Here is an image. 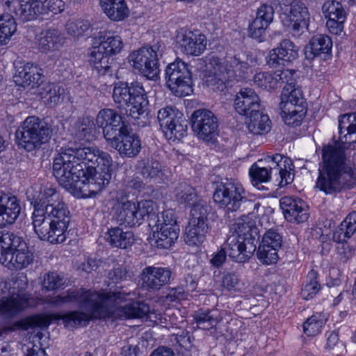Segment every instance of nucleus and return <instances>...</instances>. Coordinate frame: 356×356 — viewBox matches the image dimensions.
<instances>
[{"mask_svg": "<svg viewBox=\"0 0 356 356\" xmlns=\"http://www.w3.org/2000/svg\"><path fill=\"white\" fill-rule=\"evenodd\" d=\"M176 45L180 51L186 55L199 56L204 53L207 46V39L198 30L186 28L179 29L175 36Z\"/></svg>", "mask_w": 356, "mask_h": 356, "instance_id": "obj_16", "label": "nucleus"}, {"mask_svg": "<svg viewBox=\"0 0 356 356\" xmlns=\"http://www.w3.org/2000/svg\"><path fill=\"white\" fill-rule=\"evenodd\" d=\"M99 45L111 56L119 54L124 47L122 38L113 32L100 31L98 34Z\"/></svg>", "mask_w": 356, "mask_h": 356, "instance_id": "obj_33", "label": "nucleus"}, {"mask_svg": "<svg viewBox=\"0 0 356 356\" xmlns=\"http://www.w3.org/2000/svg\"><path fill=\"white\" fill-rule=\"evenodd\" d=\"M89 28L90 23L86 20L81 19L69 21L66 24L67 33L74 38L83 36Z\"/></svg>", "mask_w": 356, "mask_h": 356, "instance_id": "obj_53", "label": "nucleus"}, {"mask_svg": "<svg viewBox=\"0 0 356 356\" xmlns=\"http://www.w3.org/2000/svg\"><path fill=\"white\" fill-rule=\"evenodd\" d=\"M322 11L326 18L346 19V12L341 3L335 0L326 1L322 6Z\"/></svg>", "mask_w": 356, "mask_h": 356, "instance_id": "obj_50", "label": "nucleus"}, {"mask_svg": "<svg viewBox=\"0 0 356 356\" xmlns=\"http://www.w3.org/2000/svg\"><path fill=\"white\" fill-rule=\"evenodd\" d=\"M282 242V236L280 234L275 230L269 229L263 236L261 244L275 248V249H280Z\"/></svg>", "mask_w": 356, "mask_h": 356, "instance_id": "obj_64", "label": "nucleus"}, {"mask_svg": "<svg viewBox=\"0 0 356 356\" xmlns=\"http://www.w3.org/2000/svg\"><path fill=\"white\" fill-rule=\"evenodd\" d=\"M191 127L195 136L206 143L213 141L218 135V120L207 109H197L191 115Z\"/></svg>", "mask_w": 356, "mask_h": 356, "instance_id": "obj_13", "label": "nucleus"}, {"mask_svg": "<svg viewBox=\"0 0 356 356\" xmlns=\"http://www.w3.org/2000/svg\"><path fill=\"white\" fill-rule=\"evenodd\" d=\"M238 235L231 234L225 244V249L231 259L238 263L248 260L256 250L252 243H248Z\"/></svg>", "mask_w": 356, "mask_h": 356, "instance_id": "obj_21", "label": "nucleus"}, {"mask_svg": "<svg viewBox=\"0 0 356 356\" xmlns=\"http://www.w3.org/2000/svg\"><path fill=\"white\" fill-rule=\"evenodd\" d=\"M236 111L241 115L248 116L259 111L261 108V101L258 95L252 88L241 89L234 99Z\"/></svg>", "mask_w": 356, "mask_h": 356, "instance_id": "obj_26", "label": "nucleus"}, {"mask_svg": "<svg viewBox=\"0 0 356 356\" xmlns=\"http://www.w3.org/2000/svg\"><path fill=\"white\" fill-rule=\"evenodd\" d=\"M209 229V225L188 222L184 236L186 243L190 246L201 245L205 241Z\"/></svg>", "mask_w": 356, "mask_h": 356, "instance_id": "obj_36", "label": "nucleus"}, {"mask_svg": "<svg viewBox=\"0 0 356 356\" xmlns=\"http://www.w3.org/2000/svg\"><path fill=\"white\" fill-rule=\"evenodd\" d=\"M331 38L326 35L318 34L309 41L308 48L314 56L328 53L332 48Z\"/></svg>", "mask_w": 356, "mask_h": 356, "instance_id": "obj_42", "label": "nucleus"}, {"mask_svg": "<svg viewBox=\"0 0 356 356\" xmlns=\"http://www.w3.org/2000/svg\"><path fill=\"white\" fill-rule=\"evenodd\" d=\"M152 233L149 237V243L152 245H155L159 248L168 249L170 248L177 240L179 234V227H171L168 229L159 228L152 229Z\"/></svg>", "mask_w": 356, "mask_h": 356, "instance_id": "obj_30", "label": "nucleus"}, {"mask_svg": "<svg viewBox=\"0 0 356 356\" xmlns=\"http://www.w3.org/2000/svg\"><path fill=\"white\" fill-rule=\"evenodd\" d=\"M275 248L260 244L257 252L259 260L264 264L270 265L276 264L278 261V250Z\"/></svg>", "mask_w": 356, "mask_h": 356, "instance_id": "obj_52", "label": "nucleus"}, {"mask_svg": "<svg viewBox=\"0 0 356 356\" xmlns=\"http://www.w3.org/2000/svg\"><path fill=\"white\" fill-rule=\"evenodd\" d=\"M232 79V76L206 74L205 83L213 90L223 91L226 88V83Z\"/></svg>", "mask_w": 356, "mask_h": 356, "instance_id": "obj_58", "label": "nucleus"}, {"mask_svg": "<svg viewBox=\"0 0 356 356\" xmlns=\"http://www.w3.org/2000/svg\"><path fill=\"white\" fill-rule=\"evenodd\" d=\"M222 286L229 291L240 290V280L234 273H225L222 277Z\"/></svg>", "mask_w": 356, "mask_h": 356, "instance_id": "obj_62", "label": "nucleus"}, {"mask_svg": "<svg viewBox=\"0 0 356 356\" xmlns=\"http://www.w3.org/2000/svg\"><path fill=\"white\" fill-rule=\"evenodd\" d=\"M280 19L283 25L294 33H298L304 28H307L310 14L305 4L300 0H294L290 3L281 6Z\"/></svg>", "mask_w": 356, "mask_h": 356, "instance_id": "obj_14", "label": "nucleus"}, {"mask_svg": "<svg viewBox=\"0 0 356 356\" xmlns=\"http://www.w3.org/2000/svg\"><path fill=\"white\" fill-rule=\"evenodd\" d=\"M42 6V14L51 13L52 14L60 13L65 9V3L62 0H40Z\"/></svg>", "mask_w": 356, "mask_h": 356, "instance_id": "obj_63", "label": "nucleus"}, {"mask_svg": "<svg viewBox=\"0 0 356 356\" xmlns=\"http://www.w3.org/2000/svg\"><path fill=\"white\" fill-rule=\"evenodd\" d=\"M187 129V121L182 115L171 124L170 127L164 129L163 133L168 140H175L177 139L179 140L186 136Z\"/></svg>", "mask_w": 356, "mask_h": 356, "instance_id": "obj_44", "label": "nucleus"}, {"mask_svg": "<svg viewBox=\"0 0 356 356\" xmlns=\"http://www.w3.org/2000/svg\"><path fill=\"white\" fill-rule=\"evenodd\" d=\"M16 30V23L11 15H0V44H6Z\"/></svg>", "mask_w": 356, "mask_h": 356, "instance_id": "obj_43", "label": "nucleus"}, {"mask_svg": "<svg viewBox=\"0 0 356 356\" xmlns=\"http://www.w3.org/2000/svg\"><path fill=\"white\" fill-rule=\"evenodd\" d=\"M22 239L13 233L0 231V264L5 262L6 258Z\"/></svg>", "mask_w": 356, "mask_h": 356, "instance_id": "obj_41", "label": "nucleus"}, {"mask_svg": "<svg viewBox=\"0 0 356 356\" xmlns=\"http://www.w3.org/2000/svg\"><path fill=\"white\" fill-rule=\"evenodd\" d=\"M35 43L41 52L47 53L60 47L63 43V37L58 30L50 29L36 34Z\"/></svg>", "mask_w": 356, "mask_h": 356, "instance_id": "obj_29", "label": "nucleus"}, {"mask_svg": "<svg viewBox=\"0 0 356 356\" xmlns=\"http://www.w3.org/2000/svg\"><path fill=\"white\" fill-rule=\"evenodd\" d=\"M298 56V48L289 40H283L280 46L273 49L269 54L268 64L275 67L280 60L292 62Z\"/></svg>", "mask_w": 356, "mask_h": 356, "instance_id": "obj_28", "label": "nucleus"}, {"mask_svg": "<svg viewBox=\"0 0 356 356\" xmlns=\"http://www.w3.org/2000/svg\"><path fill=\"white\" fill-rule=\"evenodd\" d=\"M280 202L284 218L289 222L300 223L308 219L307 206L300 199L285 196Z\"/></svg>", "mask_w": 356, "mask_h": 356, "instance_id": "obj_23", "label": "nucleus"}, {"mask_svg": "<svg viewBox=\"0 0 356 356\" xmlns=\"http://www.w3.org/2000/svg\"><path fill=\"white\" fill-rule=\"evenodd\" d=\"M34 256L26 243L22 239L13 250L1 264L11 270H19L27 268L33 261Z\"/></svg>", "mask_w": 356, "mask_h": 356, "instance_id": "obj_22", "label": "nucleus"}, {"mask_svg": "<svg viewBox=\"0 0 356 356\" xmlns=\"http://www.w3.org/2000/svg\"><path fill=\"white\" fill-rule=\"evenodd\" d=\"M99 3L105 15L112 21H121L129 16L124 0H99Z\"/></svg>", "mask_w": 356, "mask_h": 356, "instance_id": "obj_32", "label": "nucleus"}, {"mask_svg": "<svg viewBox=\"0 0 356 356\" xmlns=\"http://www.w3.org/2000/svg\"><path fill=\"white\" fill-rule=\"evenodd\" d=\"M113 97L119 107L127 106L129 115L133 119H138L147 110L149 102L146 92L138 82L132 83L129 87L126 83L116 84L113 88Z\"/></svg>", "mask_w": 356, "mask_h": 356, "instance_id": "obj_8", "label": "nucleus"}, {"mask_svg": "<svg viewBox=\"0 0 356 356\" xmlns=\"http://www.w3.org/2000/svg\"><path fill=\"white\" fill-rule=\"evenodd\" d=\"M15 135L18 146L32 152L49 140L52 129L38 117L33 115L25 119L16 131Z\"/></svg>", "mask_w": 356, "mask_h": 356, "instance_id": "obj_7", "label": "nucleus"}, {"mask_svg": "<svg viewBox=\"0 0 356 356\" xmlns=\"http://www.w3.org/2000/svg\"><path fill=\"white\" fill-rule=\"evenodd\" d=\"M325 316L316 313L312 316L303 324V330L305 334L309 337L318 334L325 323Z\"/></svg>", "mask_w": 356, "mask_h": 356, "instance_id": "obj_46", "label": "nucleus"}, {"mask_svg": "<svg viewBox=\"0 0 356 356\" xmlns=\"http://www.w3.org/2000/svg\"><path fill=\"white\" fill-rule=\"evenodd\" d=\"M95 125L90 118H83L78 126L76 136L80 140H90L94 137Z\"/></svg>", "mask_w": 356, "mask_h": 356, "instance_id": "obj_55", "label": "nucleus"}, {"mask_svg": "<svg viewBox=\"0 0 356 356\" xmlns=\"http://www.w3.org/2000/svg\"><path fill=\"white\" fill-rule=\"evenodd\" d=\"M112 167L113 165H110L105 169L103 167L97 168L83 172L80 176V179L71 188H79L89 197L95 195L109 184Z\"/></svg>", "mask_w": 356, "mask_h": 356, "instance_id": "obj_15", "label": "nucleus"}, {"mask_svg": "<svg viewBox=\"0 0 356 356\" xmlns=\"http://www.w3.org/2000/svg\"><path fill=\"white\" fill-rule=\"evenodd\" d=\"M8 10L13 13L18 19L28 22L42 15L40 0H4Z\"/></svg>", "mask_w": 356, "mask_h": 356, "instance_id": "obj_19", "label": "nucleus"}, {"mask_svg": "<svg viewBox=\"0 0 356 356\" xmlns=\"http://www.w3.org/2000/svg\"><path fill=\"white\" fill-rule=\"evenodd\" d=\"M148 225L152 229H159L161 227L168 229L179 227L177 224L175 213L171 210H167L161 213H156L155 209L148 214Z\"/></svg>", "mask_w": 356, "mask_h": 356, "instance_id": "obj_35", "label": "nucleus"}, {"mask_svg": "<svg viewBox=\"0 0 356 356\" xmlns=\"http://www.w3.org/2000/svg\"><path fill=\"white\" fill-rule=\"evenodd\" d=\"M280 108L286 124L298 127L307 113V102L300 86H284Z\"/></svg>", "mask_w": 356, "mask_h": 356, "instance_id": "obj_9", "label": "nucleus"}, {"mask_svg": "<svg viewBox=\"0 0 356 356\" xmlns=\"http://www.w3.org/2000/svg\"><path fill=\"white\" fill-rule=\"evenodd\" d=\"M168 88L177 97H185L193 92V79L186 63L181 59L168 64L165 69Z\"/></svg>", "mask_w": 356, "mask_h": 356, "instance_id": "obj_10", "label": "nucleus"}, {"mask_svg": "<svg viewBox=\"0 0 356 356\" xmlns=\"http://www.w3.org/2000/svg\"><path fill=\"white\" fill-rule=\"evenodd\" d=\"M253 80L258 87L266 90L277 88L275 72L273 73L260 72L254 75Z\"/></svg>", "mask_w": 356, "mask_h": 356, "instance_id": "obj_54", "label": "nucleus"}, {"mask_svg": "<svg viewBox=\"0 0 356 356\" xmlns=\"http://www.w3.org/2000/svg\"><path fill=\"white\" fill-rule=\"evenodd\" d=\"M338 141L323 147L316 186L326 194L353 188L356 175L347 163L344 150L356 143V113L342 115L339 119Z\"/></svg>", "mask_w": 356, "mask_h": 356, "instance_id": "obj_2", "label": "nucleus"}, {"mask_svg": "<svg viewBox=\"0 0 356 356\" xmlns=\"http://www.w3.org/2000/svg\"><path fill=\"white\" fill-rule=\"evenodd\" d=\"M21 212L19 200L0 191V227L13 224Z\"/></svg>", "mask_w": 356, "mask_h": 356, "instance_id": "obj_25", "label": "nucleus"}, {"mask_svg": "<svg viewBox=\"0 0 356 356\" xmlns=\"http://www.w3.org/2000/svg\"><path fill=\"white\" fill-rule=\"evenodd\" d=\"M230 69L224 66L220 59L216 56H212L207 65L206 74H216L229 76Z\"/></svg>", "mask_w": 356, "mask_h": 356, "instance_id": "obj_60", "label": "nucleus"}, {"mask_svg": "<svg viewBox=\"0 0 356 356\" xmlns=\"http://www.w3.org/2000/svg\"><path fill=\"white\" fill-rule=\"evenodd\" d=\"M307 279L309 281L306 282L301 291V295L305 300L312 298L318 293L321 289L320 284L316 280L317 273L316 271L311 270L307 275Z\"/></svg>", "mask_w": 356, "mask_h": 356, "instance_id": "obj_51", "label": "nucleus"}, {"mask_svg": "<svg viewBox=\"0 0 356 356\" xmlns=\"http://www.w3.org/2000/svg\"><path fill=\"white\" fill-rule=\"evenodd\" d=\"M107 142L121 156L129 158L135 157L141 149L138 136L131 133L126 124L120 127L119 134H117L115 138L108 140Z\"/></svg>", "mask_w": 356, "mask_h": 356, "instance_id": "obj_18", "label": "nucleus"}, {"mask_svg": "<svg viewBox=\"0 0 356 356\" xmlns=\"http://www.w3.org/2000/svg\"><path fill=\"white\" fill-rule=\"evenodd\" d=\"M211 208L204 200H199L192 207L189 222L209 225L208 215Z\"/></svg>", "mask_w": 356, "mask_h": 356, "instance_id": "obj_45", "label": "nucleus"}, {"mask_svg": "<svg viewBox=\"0 0 356 356\" xmlns=\"http://www.w3.org/2000/svg\"><path fill=\"white\" fill-rule=\"evenodd\" d=\"M168 268L147 266L141 273L142 286L148 291H156L168 284L171 277Z\"/></svg>", "mask_w": 356, "mask_h": 356, "instance_id": "obj_20", "label": "nucleus"}, {"mask_svg": "<svg viewBox=\"0 0 356 356\" xmlns=\"http://www.w3.org/2000/svg\"><path fill=\"white\" fill-rule=\"evenodd\" d=\"M14 81L24 88L38 87L42 82V70L32 63H26L19 67L14 76Z\"/></svg>", "mask_w": 356, "mask_h": 356, "instance_id": "obj_27", "label": "nucleus"}, {"mask_svg": "<svg viewBox=\"0 0 356 356\" xmlns=\"http://www.w3.org/2000/svg\"><path fill=\"white\" fill-rule=\"evenodd\" d=\"M97 124L103 129L106 141L115 138L120 127L124 124L122 118L115 111L109 108L101 110L96 118Z\"/></svg>", "mask_w": 356, "mask_h": 356, "instance_id": "obj_24", "label": "nucleus"}, {"mask_svg": "<svg viewBox=\"0 0 356 356\" xmlns=\"http://www.w3.org/2000/svg\"><path fill=\"white\" fill-rule=\"evenodd\" d=\"M193 318L198 327L203 330H209L216 327L222 319L216 309H199L195 312Z\"/></svg>", "mask_w": 356, "mask_h": 356, "instance_id": "obj_40", "label": "nucleus"}, {"mask_svg": "<svg viewBox=\"0 0 356 356\" xmlns=\"http://www.w3.org/2000/svg\"><path fill=\"white\" fill-rule=\"evenodd\" d=\"M129 293L114 291L106 293L69 290L66 293L51 298L48 302L61 306L73 302H79L87 313L79 311L70 312L60 316L67 327H75L86 323L92 318H143L150 311L145 302H134L124 307L113 309L114 306L124 301Z\"/></svg>", "mask_w": 356, "mask_h": 356, "instance_id": "obj_1", "label": "nucleus"}, {"mask_svg": "<svg viewBox=\"0 0 356 356\" xmlns=\"http://www.w3.org/2000/svg\"><path fill=\"white\" fill-rule=\"evenodd\" d=\"M136 169L143 178L149 180L160 178L163 175L161 164L152 158L138 161Z\"/></svg>", "mask_w": 356, "mask_h": 356, "instance_id": "obj_37", "label": "nucleus"}, {"mask_svg": "<svg viewBox=\"0 0 356 356\" xmlns=\"http://www.w3.org/2000/svg\"><path fill=\"white\" fill-rule=\"evenodd\" d=\"M28 286L26 276L0 279V294L6 298L0 299V312L13 315L29 307L30 295L25 293Z\"/></svg>", "mask_w": 356, "mask_h": 356, "instance_id": "obj_6", "label": "nucleus"}, {"mask_svg": "<svg viewBox=\"0 0 356 356\" xmlns=\"http://www.w3.org/2000/svg\"><path fill=\"white\" fill-rule=\"evenodd\" d=\"M245 191L238 182L226 179L216 188L213 198L217 206L226 213L237 211L245 199Z\"/></svg>", "mask_w": 356, "mask_h": 356, "instance_id": "obj_11", "label": "nucleus"}, {"mask_svg": "<svg viewBox=\"0 0 356 356\" xmlns=\"http://www.w3.org/2000/svg\"><path fill=\"white\" fill-rule=\"evenodd\" d=\"M42 98L45 99L46 103L51 107L55 106L61 103L64 99V89L60 87L48 85L41 92Z\"/></svg>", "mask_w": 356, "mask_h": 356, "instance_id": "obj_47", "label": "nucleus"}, {"mask_svg": "<svg viewBox=\"0 0 356 356\" xmlns=\"http://www.w3.org/2000/svg\"><path fill=\"white\" fill-rule=\"evenodd\" d=\"M113 165L111 155L97 147L68 148L54 159L53 173L58 183L66 189L72 188L87 171Z\"/></svg>", "mask_w": 356, "mask_h": 356, "instance_id": "obj_4", "label": "nucleus"}, {"mask_svg": "<svg viewBox=\"0 0 356 356\" xmlns=\"http://www.w3.org/2000/svg\"><path fill=\"white\" fill-rule=\"evenodd\" d=\"M291 170V159L277 154L254 163L249 170V175L254 186L268 181L271 177H276L277 180L280 179V187H283L293 181V174Z\"/></svg>", "mask_w": 356, "mask_h": 356, "instance_id": "obj_5", "label": "nucleus"}, {"mask_svg": "<svg viewBox=\"0 0 356 356\" xmlns=\"http://www.w3.org/2000/svg\"><path fill=\"white\" fill-rule=\"evenodd\" d=\"M177 199L181 204H188L193 207L197 202L202 200L199 199L195 190L187 184H180L177 188Z\"/></svg>", "mask_w": 356, "mask_h": 356, "instance_id": "obj_48", "label": "nucleus"}, {"mask_svg": "<svg viewBox=\"0 0 356 356\" xmlns=\"http://www.w3.org/2000/svg\"><path fill=\"white\" fill-rule=\"evenodd\" d=\"M230 69L229 76L232 79L235 77H243L250 70V65L248 62L242 60L236 56L231 57L228 61Z\"/></svg>", "mask_w": 356, "mask_h": 356, "instance_id": "obj_56", "label": "nucleus"}, {"mask_svg": "<svg viewBox=\"0 0 356 356\" xmlns=\"http://www.w3.org/2000/svg\"><path fill=\"white\" fill-rule=\"evenodd\" d=\"M183 114L172 107H165L160 109L158 112L157 119L163 131L170 127L177 119Z\"/></svg>", "mask_w": 356, "mask_h": 356, "instance_id": "obj_49", "label": "nucleus"}, {"mask_svg": "<svg viewBox=\"0 0 356 356\" xmlns=\"http://www.w3.org/2000/svg\"><path fill=\"white\" fill-rule=\"evenodd\" d=\"M32 215L34 231L41 240L61 243L66 238L70 221V211L52 188L41 187L33 200Z\"/></svg>", "mask_w": 356, "mask_h": 356, "instance_id": "obj_3", "label": "nucleus"}, {"mask_svg": "<svg viewBox=\"0 0 356 356\" xmlns=\"http://www.w3.org/2000/svg\"><path fill=\"white\" fill-rule=\"evenodd\" d=\"M88 57L90 65L100 74H105L111 67V56L99 44L88 49Z\"/></svg>", "mask_w": 356, "mask_h": 356, "instance_id": "obj_31", "label": "nucleus"}, {"mask_svg": "<svg viewBox=\"0 0 356 356\" xmlns=\"http://www.w3.org/2000/svg\"><path fill=\"white\" fill-rule=\"evenodd\" d=\"M234 232L232 234L238 235L241 239H244L245 241L252 243L253 244L252 239L258 236V230L255 225V222L249 219H238V221L234 224Z\"/></svg>", "mask_w": 356, "mask_h": 356, "instance_id": "obj_39", "label": "nucleus"}, {"mask_svg": "<svg viewBox=\"0 0 356 356\" xmlns=\"http://www.w3.org/2000/svg\"><path fill=\"white\" fill-rule=\"evenodd\" d=\"M248 116L249 120L246 123L250 132L254 134H262L270 131V120L268 115L262 113L260 109Z\"/></svg>", "mask_w": 356, "mask_h": 356, "instance_id": "obj_38", "label": "nucleus"}, {"mask_svg": "<svg viewBox=\"0 0 356 356\" xmlns=\"http://www.w3.org/2000/svg\"><path fill=\"white\" fill-rule=\"evenodd\" d=\"M107 234L106 240L114 248L127 249L131 247L135 241L132 232L124 231L118 227L108 229Z\"/></svg>", "mask_w": 356, "mask_h": 356, "instance_id": "obj_34", "label": "nucleus"}, {"mask_svg": "<svg viewBox=\"0 0 356 356\" xmlns=\"http://www.w3.org/2000/svg\"><path fill=\"white\" fill-rule=\"evenodd\" d=\"M277 86L280 87L283 83L285 86H296V71L295 70L285 69L275 71Z\"/></svg>", "mask_w": 356, "mask_h": 356, "instance_id": "obj_57", "label": "nucleus"}, {"mask_svg": "<svg viewBox=\"0 0 356 356\" xmlns=\"http://www.w3.org/2000/svg\"><path fill=\"white\" fill-rule=\"evenodd\" d=\"M133 67L149 79L158 78L159 70L157 54L151 47H142L129 56Z\"/></svg>", "mask_w": 356, "mask_h": 356, "instance_id": "obj_17", "label": "nucleus"}, {"mask_svg": "<svg viewBox=\"0 0 356 356\" xmlns=\"http://www.w3.org/2000/svg\"><path fill=\"white\" fill-rule=\"evenodd\" d=\"M64 284V277L54 272L46 274L42 282L43 287L48 291L56 290L63 286Z\"/></svg>", "mask_w": 356, "mask_h": 356, "instance_id": "obj_61", "label": "nucleus"}, {"mask_svg": "<svg viewBox=\"0 0 356 356\" xmlns=\"http://www.w3.org/2000/svg\"><path fill=\"white\" fill-rule=\"evenodd\" d=\"M269 24L265 21L256 17L249 25V35L259 41L262 40V37Z\"/></svg>", "mask_w": 356, "mask_h": 356, "instance_id": "obj_59", "label": "nucleus"}, {"mask_svg": "<svg viewBox=\"0 0 356 356\" xmlns=\"http://www.w3.org/2000/svg\"><path fill=\"white\" fill-rule=\"evenodd\" d=\"M156 208L152 200H142L135 202L125 201L118 209L117 219L120 224L129 227L140 225L145 217Z\"/></svg>", "mask_w": 356, "mask_h": 356, "instance_id": "obj_12", "label": "nucleus"}]
</instances>
